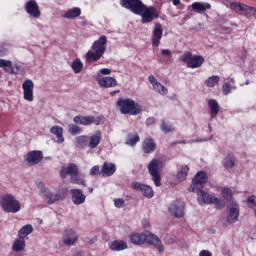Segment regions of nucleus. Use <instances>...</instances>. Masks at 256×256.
I'll use <instances>...</instances> for the list:
<instances>
[{
  "mask_svg": "<svg viewBox=\"0 0 256 256\" xmlns=\"http://www.w3.org/2000/svg\"><path fill=\"white\" fill-rule=\"evenodd\" d=\"M207 179V173L204 171L198 172L194 176L188 191L196 193L199 205H215L216 207L223 209V207H225V202H223V200L203 191V187L205 186Z\"/></svg>",
  "mask_w": 256,
  "mask_h": 256,
  "instance_id": "obj_1",
  "label": "nucleus"
},
{
  "mask_svg": "<svg viewBox=\"0 0 256 256\" xmlns=\"http://www.w3.org/2000/svg\"><path fill=\"white\" fill-rule=\"evenodd\" d=\"M107 51V36L103 35L98 40H95L91 49L85 55L86 63H97Z\"/></svg>",
  "mask_w": 256,
  "mask_h": 256,
  "instance_id": "obj_2",
  "label": "nucleus"
},
{
  "mask_svg": "<svg viewBox=\"0 0 256 256\" xmlns=\"http://www.w3.org/2000/svg\"><path fill=\"white\" fill-rule=\"evenodd\" d=\"M130 242L133 245H143V243H148V245L156 247L159 253H163V251H165L163 244L161 243V239H159L155 234L135 233L130 236Z\"/></svg>",
  "mask_w": 256,
  "mask_h": 256,
  "instance_id": "obj_3",
  "label": "nucleus"
},
{
  "mask_svg": "<svg viewBox=\"0 0 256 256\" xmlns=\"http://www.w3.org/2000/svg\"><path fill=\"white\" fill-rule=\"evenodd\" d=\"M116 105L122 115H139L143 111L141 104L130 98H119Z\"/></svg>",
  "mask_w": 256,
  "mask_h": 256,
  "instance_id": "obj_4",
  "label": "nucleus"
},
{
  "mask_svg": "<svg viewBox=\"0 0 256 256\" xmlns=\"http://www.w3.org/2000/svg\"><path fill=\"white\" fill-rule=\"evenodd\" d=\"M0 207L5 213H19L21 211V203L13 194H3L0 196Z\"/></svg>",
  "mask_w": 256,
  "mask_h": 256,
  "instance_id": "obj_5",
  "label": "nucleus"
},
{
  "mask_svg": "<svg viewBox=\"0 0 256 256\" xmlns=\"http://www.w3.org/2000/svg\"><path fill=\"white\" fill-rule=\"evenodd\" d=\"M180 60L182 63L186 64L188 69H199L202 67L203 63H205V58L201 55H193L192 52H185L181 57Z\"/></svg>",
  "mask_w": 256,
  "mask_h": 256,
  "instance_id": "obj_6",
  "label": "nucleus"
},
{
  "mask_svg": "<svg viewBox=\"0 0 256 256\" xmlns=\"http://www.w3.org/2000/svg\"><path fill=\"white\" fill-rule=\"evenodd\" d=\"M73 121L76 125H83L84 127H89V125H103L105 123V118L103 116H81L77 115L73 118Z\"/></svg>",
  "mask_w": 256,
  "mask_h": 256,
  "instance_id": "obj_7",
  "label": "nucleus"
},
{
  "mask_svg": "<svg viewBox=\"0 0 256 256\" xmlns=\"http://www.w3.org/2000/svg\"><path fill=\"white\" fill-rule=\"evenodd\" d=\"M140 15L141 23H151L154 19H159V11L155 7L143 4L140 11L136 14Z\"/></svg>",
  "mask_w": 256,
  "mask_h": 256,
  "instance_id": "obj_8",
  "label": "nucleus"
},
{
  "mask_svg": "<svg viewBox=\"0 0 256 256\" xmlns=\"http://www.w3.org/2000/svg\"><path fill=\"white\" fill-rule=\"evenodd\" d=\"M160 163L161 162L158 159H153L148 164V171L156 187H161V174H159Z\"/></svg>",
  "mask_w": 256,
  "mask_h": 256,
  "instance_id": "obj_9",
  "label": "nucleus"
},
{
  "mask_svg": "<svg viewBox=\"0 0 256 256\" xmlns=\"http://www.w3.org/2000/svg\"><path fill=\"white\" fill-rule=\"evenodd\" d=\"M38 188L40 189V193H42V195L48 199V205H53L55 201L63 200V195L61 193L57 192L56 194H53V192L49 191L45 187L43 182L38 183Z\"/></svg>",
  "mask_w": 256,
  "mask_h": 256,
  "instance_id": "obj_10",
  "label": "nucleus"
},
{
  "mask_svg": "<svg viewBox=\"0 0 256 256\" xmlns=\"http://www.w3.org/2000/svg\"><path fill=\"white\" fill-rule=\"evenodd\" d=\"M120 5L137 15L144 4L141 0H120Z\"/></svg>",
  "mask_w": 256,
  "mask_h": 256,
  "instance_id": "obj_11",
  "label": "nucleus"
},
{
  "mask_svg": "<svg viewBox=\"0 0 256 256\" xmlns=\"http://www.w3.org/2000/svg\"><path fill=\"white\" fill-rule=\"evenodd\" d=\"M25 161L29 167L39 165L43 161V152L41 150H32L26 154Z\"/></svg>",
  "mask_w": 256,
  "mask_h": 256,
  "instance_id": "obj_12",
  "label": "nucleus"
},
{
  "mask_svg": "<svg viewBox=\"0 0 256 256\" xmlns=\"http://www.w3.org/2000/svg\"><path fill=\"white\" fill-rule=\"evenodd\" d=\"M22 89L24 100L28 101L29 103L33 102V90L35 89V84L33 83V80L26 79L22 84Z\"/></svg>",
  "mask_w": 256,
  "mask_h": 256,
  "instance_id": "obj_13",
  "label": "nucleus"
},
{
  "mask_svg": "<svg viewBox=\"0 0 256 256\" xmlns=\"http://www.w3.org/2000/svg\"><path fill=\"white\" fill-rule=\"evenodd\" d=\"M168 211L172 217H176V219H181L185 215V203L181 201L173 202Z\"/></svg>",
  "mask_w": 256,
  "mask_h": 256,
  "instance_id": "obj_14",
  "label": "nucleus"
},
{
  "mask_svg": "<svg viewBox=\"0 0 256 256\" xmlns=\"http://www.w3.org/2000/svg\"><path fill=\"white\" fill-rule=\"evenodd\" d=\"M132 189H134L135 191H141L142 195L147 199H151L153 198V195H155V192L153 191V188L151 186L143 184L141 182H133Z\"/></svg>",
  "mask_w": 256,
  "mask_h": 256,
  "instance_id": "obj_15",
  "label": "nucleus"
},
{
  "mask_svg": "<svg viewBox=\"0 0 256 256\" xmlns=\"http://www.w3.org/2000/svg\"><path fill=\"white\" fill-rule=\"evenodd\" d=\"M161 39H163V25L156 23L151 36L152 46L159 47L161 45Z\"/></svg>",
  "mask_w": 256,
  "mask_h": 256,
  "instance_id": "obj_16",
  "label": "nucleus"
},
{
  "mask_svg": "<svg viewBox=\"0 0 256 256\" xmlns=\"http://www.w3.org/2000/svg\"><path fill=\"white\" fill-rule=\"evenodd\" d=\"M25 11L30 15V17H34V19H39L41 17V10H39V4L35 0H29L25 4Z\"/></svg>",
  "mask_w": 256,
  "mask_h": 256,
  "instance_id": "obj_17",
  "label": "nucleus"
},
{
  "mask_svg": "<svg viewBox=\"0 0 256 256\" xmlns=\"http://www.w3.org/2000/svg\"><path fill=\"white\" fill-rule=\"evenodd\" d=\"M141 149L143 153H145L146 155H149L157 149V143L153 138H145L142 141Z\"/></svg>",
  "mask_w": 256,
  "mask_h": 256,
  "instance_id": "obj_18",
  "label": "nucleus"
},
{
  "mask_svg": "<svg viewBox=\"0 0 256 256\" xmlns=\"http://www.w3.org/2000/svg\"><path fill=\"white\" fill-rule=\"evenodd\" d=\"M102 139H103V132H101V130H98L91 136H88L89 149H97Z\"/></svg>",
  "mask_w": 256,
  "mask_h": 256,
  "instance_id": "obj_19",
  "label": "nucleus"
},
{
  "mask_svg": "<svg viewBox=\"0 0 256 256\" xmlns=\"http://www.w3.org/2000/svg\"><path fill=\"white\" fill-rule=\"evenodd\" d=\"M98 85H100L103 89H111L113 87H117L119 83L117 82V79L106 76L98 79Z\"/></svg>",
  "mask_w": 256,
  "mask_h": 256,
  "instance_id": "obj_20",
  "label": "nucleus"
},
{
  "mask_svg": "<svg viewBox=\"0 0 256 256\" xmlns=\"http://www.w3.org/2000/svg\"><path fill=\"white\" fill-rule=\"evenodd\" d=\"M70 193L72 195V203H74V205H83V203H85V199H87V196L83 194V190L72 189Z\"/></svg>",
  "mask_w": 256,
  "mask_h": 256,
  "instance_id": "obj_21",
  "label": "nucleus"
},
{
  "mask_svg": "<svg viewBox=\"0 0 256 256\" xmlns=\"http://www.w3.org/2000/svg\"><path fill=\"white\" fill-rule=\"evenodd\" d=\"M239 219V204L232 202L227 216V223H235Z\"/></svg>",
  "mask_w": 256,
  "mask_h": 256,
  "instance_id": "obj_22",
  "label": "nucleus"
},
{
  "mask_svg": "<svg viewBox=\"0 0 256 256\" xmlns=\"http://www.w3.org/2000/svg\"><path fill=\"white\" fill-rule=\"evenodd\" d=\"M230 9H232L236 13H240V15H245L247 11H255V8L245 4H241L239 2H232L230 4Z\"/></svg>",
  "mask_w": 256,
  "mask_h": 256,
  "instance_id": "obj_23",
  "label": "nucleus"
},
{
  "mask_svg": "<svg viewBox=\"0 0 256 256\" xmlns=\"http://www.w3.org/2000/svg\"><path fill=\"white\" fill-rule=\"evenodd\" d=\"M115 171H117L115 164L109 163V162H104V164L100 170V175H102V177H111L112 175L115 174Z\"/></svg>",
  "mask_w": 256,
  "mask_h": 256,
  "instance_id": "obj_24",
  "label": "nucleus"
},
{
  "mask_svg": "<svg viewBox=\"0 0 256 256\" xmlns=\"http://www.w3.org/2000/svg\"><path fill=\"white\" fill-rule=\"evenodd\" d=\"M79 237L77 236V233L73 231L72 229L66 230L64 234V245H75L77 243Z\"/></svg>",
  "mask_w": 256,
  "mask_h": 256,
  "instance_id": "obj_25",
  "label": "nucleus"
},
{
  "mask_svg": "<svg viewBox=\"0 0 256 256\" xmlns=\"http://www.w3.org/2000/svg\"><path fill=\"white\" fill-rule=\"evenodd\" d=\"M75 147L77 149H87L89 147V136L87 135H80L75 138L74 142Z\"/></svg>",
  "mask_w": 256,
  "mask_h": 256,
  "instance_id": "obj_26",
  "label": "nucleus"
},
{
  "mask_svg": "<svg viewBox=\"0 0 256 256\" xmlns=\"http://www.w3.org/2000/svg\"><path fill=\"white\" fill-rule=\"evenodd\" d=\"M0 68L4 69V71H6V73H9V75H17V72H15V68L13 67V62H11V60L0 59Z\"/></svg>",
  "mask_w": 256,
  "mask_h": 256,
  "instance_id": "obj_27",
  "label": "nucleus"
},
{
  "mask_svg": "<svg viewBox=\"0 0 256 256\" xmlns=\"http://www.w3.org/2000/svg\"><path fill=\"white\" fill-rule=\"evenodd\" d=\"M111 251H125L127 249V242L123 240H114L109 243Z\"/></svg>",
  "mask_w": 256,
  "mask_h": 256,
  "instance_id": "obj_28",
  "label": "nucleus"
},
{
  "mask_svg": "<svg viewBox=\"0 0 256 256\" xmlns=\"http://www.w3.org/2000/svg\"><path fill=\"white\" fill-rule=\"evenodd\" d=\"M208 107H210V119H215L219 115V103L215 99L208 101Z\"/></svg>",
  "mask_w": 256,
  "mask_h": 256,
  "instance_id": "obj_29",
  "label": "nucleus"
},
{
  "mask_svg": "<svg viewBox=\"0 0 256 256\" xmlns=\"http://www.w3.org/2000/svg\"><path fill=\"white\" fill-rule=\"evenodd\" d=\"M50 133L57 137V143H65V137H63V127L61 126H52Z\"/></svg>",
  "mask_w": 256,
  "mask_h": 256,
  "instance_id": "obj_30",
  "label": "nucleus"
},
{
  "mask_svg": "<svg viewBox=\"0 0 256 256\" xmlns=\"http://www.w3.org/2000/svg\"><path fill=\"white\" fill-rule=\"evenodd\" d=\"M81 16V8L74 7L63 14L64 19H75Z\"/></svg>",
  "mask_w": 256,
  "mask_h": 256,
  "instance_id": "obj_31",
  "label": "nucleus"
},
{
  "mask_svg": "<svg viewBox=\"0 0 256 256\" xmlns=\"http://www.w3.org/2000/svg\"><path fill=\"white\" fill-rule=\"evenodd\" d=\"M31 233H33V226L31 224H26L18 231V238L25 239V237L31 235Z\"/></svg>",
  "mask_w": 256,
  "mask_h": 256,
  "instance_id": "obj_32",
  "label": "nucleus"
},
{
  "mask_svg": "<svg viewBox=\"0 0 256 256\" xmlns=\"http://www.w3.org/2000/svg\"><path fill=\"white\" fill-rule=\"evenodd\" d=\"M192 9H193V11H196L197 13H203V11H207V9H211V4L194 2V3H192Z\"/></svg>",
  "mask_w": 256,
  "mask_h": 256,
  "instance_id": "obj_33",
  "label": "nucleus"
},
{
  "mask_svg": "<svg viewBox=\"0 0 256 256\" xmlns=\"http://www.w3.org/2000/svg\"><path fill=\"white\" fill-rule=\"evenodd\" d=\"M12 249L16 253H21V251L25 250V239L23 238H18L14 240V243L12 245Z\"/></svg>",
  "mask_w": 256,
  "mask_h": 256,
  "instance_id": "obj_34",
  "label": "nucleus"
},
{
  "mask_svg": "<svg viewBox=\"0 0 256 256\" xmlns=\"http://www.w3.org/2000/svg\"><path fill=\"white\" fill-rule=\"evenodd\" d=\"M187 175H189V167L187 165L180 166V169L177 172L178 181H185V179H187Z\"/></svg>",
  "mask_w": 256,
  "mask_h": 256,
  "instance_id": "obj_35",
  "label": "nucleus"
},
{
  "mask_svg": "<svg viewBox=\"0 0 256 256\" xmlns=\"http://www.w3.org/2000/svg\"><path fill=\"white\" fill-rule=\"evenodd\" d=\"M225 169H233L235 167V156L228 154L224 160Z\"/></svg>",
  "mask_w": 256,
  "mask_h": 256,
  "instance_id": "obj_36",
  "label": "nucleus"
},
{
  "mask_svg": "<svg viewBox=\"0 0 256 256\" xmlns=\"http://www.w3.org/2000/svg\"><path fill=\"white\" fill-rule=\"evenodd\" d=\"M153 89L156 93H159V95H167L169 93V90H167V87L163 86L161 82L155 83L153 86Z\"/></svg>",
  "mask_w": 256,
  "mask_h": 256,
  "instance_id": "obj_37",
  "label": "nucleus"
},
{
  "mask_svg": "<svg viewBox=\"0 0 256 256\" xmlns=\"http://www.w3.org/2000/svg\"><path fill=\"white\" fill-rule=\"evenodd\" d=\"M221 195L226 201H233V191L229 188H222Z\"/></svg>",
  "mask_w": 256,
  "mask_h": 256,
  "instance_id": "obj_38",
  "label": "nucleus"
},
{
  "mask_svg": "<svg viewBox=\"0 0 256 256\" xmlns=\"http://www.w3.org/2000/svg\"><path fill=\"white\" fill-rule=\"evenodd\" d=\"M219 81V76H211L205 81V85H207V87H215V85L219 84Z\"/></svg>",
  "mask_w": 256,
  "mask_h": 256,
  "instance_id": "obj_39",
  "label": "nucleus"
},
{
  "mask_svg": "<svg viewBox=\"0 0 256 256\" xmlns=\"http://www.w3.org/2000/svg\"><path fill=\"white\" fill-rule=\"evenodd\" d=\"M72 69L74 73H79L83 69V62H81V59H76L72 62Z\"/></svg>",
  "mask_w": 256,
  "mask_h": 256,
  "instance_id": "obj_40",
  "label": "nucleus"
},
{
  "mask_svg": "<svg viewBox=\"0 0 256 256\" xmlns=\"http://www.w3.org/2000/svg\"><path fill=\"white\" fill-rule=\"evenodd\" d=\"M68 175H71V177H75V175H79V168L77 167L76 164H69L68 167Z\"/></svg>",
  "mask_w": 256,
  "mask_h": 256,
  "instance_id": "obj_41",
  "label": "nucleus"
},
{
  "mask_svg": "<svg viewBox=\"0 0 256 256\" xmlns=\"http://www.w3.org/2000/svg\"><path fill=\"white\" fill-rule=\"evenodd\" d=\"M139 141H140L139 135L135 134L134 136H131L126 140V144L130 145L131 147H135V145H137Z\"/></svg>",
  "mask_w": 256,
  "mask_h": 256,
  "instance_id": "obj_42",
  "label": "nucleus"
},
{
  "mask_svg": "<svg viewBox=\"0 0 256 256\" xmlns=\"http://www.w3.org/2000/svg\"><path fill=\"white\" fill-rule=\"evenodd\" d=\"M160 129L163 131V133H171V131H173V126L166 121H162Z\"/></svg>",
  "mask_w": 256,
  "mask_h": 256,
  "instance_id": "obj_43",
  "label": "nucleus"
},
{
  "mask_svg": "<svg viewBox=\"0 0 256 256\" xmlns=\"http://www.w3.org/2000/svg\"><path fill=\"white\" fill-rule=\"evenodd\" d=\"M81 127L75 124H70L69 125V133L71 135H79L81 133Z\"/></svg>",
  "mask_w": 256,
  "mask_h": 256,
  "instance_id": "obj_44",
  "label": "nucleus"
},
{
  "mask_svg": "<svg viewBox=\"0 0 256 256\" xmlns=\"http://www.w3.org/2000/svg\"><path fill=\"white\" fill-rule=\"evenodd\" d=\"M71 181L73 183H75L76 185H83V187H85V180L84 179H81L79 178V175H75V176H72L71 177Z\"/></svg>",
  "mask_w": 256,
  "mask_h": 256,
  "instance_id": "obj_45",
  "label": "nucleus"
},
{
  "mask_svg": "<svg viewBox=\"0 0 256 256\" xmlns=\"http://www.w3.org/2000/svg\"><path fill=\"white\" fill-rule=\"evenodd\" d=\"M247 201H248V207H250V209H256V197L255 196L248 197Z\"/></svg>",
  "mask_w": 256,
  "mask_h": 256,
  "instance_id": "obj_46",
  "label": "nucleus"
},
{
  "mask_svg": "<svg viewBox=\"0 0 256 256\" xmlns=\"http://www.w3.org/2000/svg\"><path fill=\"white\" fill-rule=\"evenodd\" d=\"M222 93L223 95H229V93H231V84L224 83L222 85Z\"/></svg>",
  "mask_w": 256,
  "mask_h": 256,
  "instance_id": "obj_47",
  "label": "nucleus"
},
{
  "mask_svg": "<svg viewBox=\"0 0 256 256\" xmlns=\"http://www.w3.org/2000/svg\"><path fill=\"white\" fill-rule=\"evenodd\" d=\"M114 205L117 209H121V207H125V200L118 198L114 200Z\"/></svg>",
  "mask_w": 256,
  "mask_h": 256,
  "instance_id": "obj_48",
  "label": "nucleus"
},
{
  "mask_svg": "<svg viewBox=\"0 0 256 256\" xmlns=\"http://www.w3.org/2000/svg\"><path fill=\"white\" fill-rule=\"evenodd\" d=\"M99 173H101V170L99 169V165H96V166H93L90 171H89V174L90 175H99Z\"/></svg>",
  "mask_w": 256,
  "mask_h": 256,
  "instance_id": "obj_49",
  "label": "nucleus"
},
{
  "mask_svg": "<svg viewBox=\"0 0 256 256\" xmlns=\"http://www.w3.org/2000/svg\"><path fill=\"white\" fill-rule=\"evenodd\" d=\"M67 175H69V170L67 169V167L61 168V170H60L61 179H65L67 177Z\"/></svg>",
  "mask_w": 256,
  "mask_h": 256,
  "instance_id": "obj_50",
  "label": "nucleus"
},
{
  "mask_svg": "<svg viewBox=\"0 0 256 256\" xmlns=\"http://www.w3.org/2000/svg\"><path fill=\"white\" fill-rule=\"evenodd\" d=\"M161 55H162V57H168L169 59H171V57H172L171 50H169V49H162Z\"/></svg>",
  "mask_w": 256,
  "mask_h": 256,
  "instance_id": "obj_51",
  "label": "nucleus"
},
{
  "mask_svg": "<svg viewBox=\"0 0 256 256\" xmlns=\"http://www.w3.org/2000/svg\"><path fill=\"white\" fill-rule=\"evenodd\" d=\"M156 119H155V117H150V118H147V120H146V125L149 127V126H151V125H155V123H156Z\"/></svg>",
  "mask_w": 256,
  "mask_h": 256,
  "instance_id": "obj_52",
  "label": "nucleus"
},
{
  "mask_svg": "<svg viewBox=\"0 0 256 256\" xmlns=\"http://www.w3.org/2000/svg\"><path fill=\"white\" fill-rule=\"evenodd\" d=\"M8 50L7 48L0 46V57H5V55H7Z\"/></svg>",
  "mask_w": 256,
  "mask_h": 256,
  "instance_id": "obj_53",
  "label": "nucleus"
},
{
  "mask_svg": "<svg viewBox=\"0 0 256 256\" xmlns=\"http://www.w3.org/2000/svg\"><path fill=\"white\" fill-rule=\"evenodd\" d=\"M100 73L102 75H111V69H109V68H102V69H100Z\"/></svg>",
  "mask_w": 256,
  "mask_h": 256,
  "instance_id": "obj_54",
  "label": "nucleus"
},
{
  "mask_svg": "<svg viewBox=\"0 0 256 256\" xmlns=\"http://www.w3.org/2000/svg\"><path fill=\"white\" fill-rule=\"evenodd\" d=\"M148 79H149V83L152 84V87L155 85V83H159V82L157 81V79L155 78V76H153V75H150V76L148 77Z\"/></svg>",
  "mask_w": 256,
  "mask_h": 256,
  "instance_id": "obj_55",
  "label": "nucleus"
},
{
  "mask_svg": "<svg viewBox=\"0 0 256 256\" xmlns=\"http://www.w3.org/2000/svg\"><path fill=\"white\" fill-rule=\"evenodd\" d=\"M199 256H213V254H212L211 251H209V250H202V251L199 253Z\"/></svg>",
  "mask_w": 256,
  "mask_h": 256,
  "instance_id": "obj_56",
  "label": "nucleus"
},
{
  "mask_svg": "<svg viewBox=\"0 0 256 256\" xmlns=\"http://www.w3.org/2000/svg\"><path fill=\"white\" fill-rule=\"evenodd\" d=\"M173 5H175V7L181 5V0H172Z\"/></svg>",
  "mask_w": 256,
  "mask_h": 256,
  "instance_id": "obj_57",
  "label": "nucleus"
},
{
  "mask_svg": "<svg viewBox=\"0 0 256 256\" xmlns=\"http://www.w3.org/2000/svg\"><path fill=\"white\" fill-rule=\"evenodd\" d=\"M117 93H121V91L120 90L112 91V92H110V96L114 97V95H117Z\"/></svg>",
  "mask_w": 256,
  "mask_h": 256,
  "instance_id": "obj_58",
  "label": "nucleus"
},
{
  "mask_svg": "<svg viewBox=\"0 0 256 256\" xmlns=\"http://www.w3.org/2000/svg\"><path fill=\"white\" fill-rule=\"evenodd\" d=\"M97 241V238H92L90 241H89V244L90 245H93V243H95Z\"/></svg>",
  "mask_w": 256,
  "mask_h": 256,
  "instance_id": "obj_59",
  "label": "nucleus"
},
{
  "mask_svg": "<svg viewBox=\"0 0 256 256\" xmlns=\"http://www.w3.org/2000/svg\"><path fill=\"white\" fill-rule=\"evenodd\" d=\"M88 191H89V193H93V188H92V187H89V188H88Z\"/></svg>",
  "mask_w": 256,
  "mask_h": 256,
  "instance_id": "obj_60",
  "label": "nucleus"
},
{
  "mask_svg": "<svg viewBox=\"0 0 256 256\" xmlns=\"http://www.w3.org/2000/svg\"><path fill=\"white\" fill-rule=\"evenodd\" d=\"M74 256H81V252H76Z\"/></svg>",
  "mask_w": 256,
  "mask_h": 256,
  "instance_id": "obj_61",
  "label": "nucleus"
},
{
  "mask_svg": "<svg viewBox=\"0 0 256 256\" xmlns=\"http://www.w3.org/2000/svg\"><path fill=\"white\" fill-rule=\"evenodd\" d=\"M172 145H177V143L174 142V143H172Z\"/></svg>",
  "mask_w": 256,
  "mask_h": 256,
  "instance_id": "obj_62",
  "label": "nucleus"
}]
</instances>
